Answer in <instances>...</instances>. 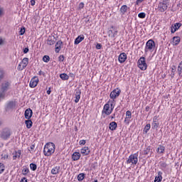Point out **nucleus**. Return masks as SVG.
Here are the masks:
<instances>
[{"label": "nucleus", "instance_id": "5701e85b", "mask_svg": "<svg viewBox=\"0 0 182 182\" xmlns=\"http://www.w3.org/2000/svg\"><path fill=\"white\" fill-rule=\"evenodd\" d=\"M157 117H154V121L152 123V129L154 130H157L159 129V126H160V123H157Z\"/></svg>", "mask_w": 182, "mask_h": 182}, {"label": "nucleus", "instance_id": "c85d7f7f", "mask_svg": "<svg viewBox=\"0 0 182 182\" xmlns=\"http://www.w3.org/2000/svg\"><path fill=\"white\" fill-rule=\"evenodd\" d=\"M20 63L22 65L23 68H26V66H28V63H29V58H24Z\"/></svg>", "mask_w": 182, "mask_h": 182}, {"label": "nucleus", "instance_id": "393cba45", "mask_svg": "<svg viewBox=\"0 0 182 182\" xmlns=\"http://www.w3.org/2000/svg\"><path fill=\"white\" fill-rule=\"evenodd\" d=\"M25 124L27 129H31L33 126V122H32V119H28L27 120H25Z\"/></svg>", "mask_w": 182, "mask_h": 182}, {"label": "nucleus", "instance_id": "4468645a", "mask_svg": "<svg viewBox=\"0 0 182 182\" xmlns=\"http://www.w3.org/2000/svg\"><path fill=\"white\" fill-rule=\"evenodd\" d=\"M127 59V55H126V53H122L119 55L118 60L119 63H124Z\"/></svg>", "mask_w": 182, "mask_h": 182}, {"label": "nucleus", "instance_id": "49530a36", "mask_svg": "<svg viewBox=\"0 0 182 182\" xmlns=\"http://www.w3.org/2000/svg\"><path fill=\"white\" fill-rule=\"evenodd\" d=\"M8 159H9V156L7 154H1V159L2 160H6Z\"/></svg>", "mask_w": 182, "mask_h": 182}, {"label": "nucleus", "instance_id": "37998d69", "mask_svg": "<svg viewBox=\"0 0 182 182\" xmlns=\"http://www.w3.org/2000/svg\"><path fill=\"white\" fill-rule=\"evenodd\" d=\"M109 112H111V113H112L113 112V109H114V102H111L110 105H109Z\"/></svg>", "mask_w": 182, "mask_h": 182}, {"label": "nucleus", "instance_id": "58836bf2", "mask_svg": "<svg viewBox=\"0 0 182 182\" xmlns=\"http://www.w3.org/2000/svg\"><path fill=\"white\" fill-rule=\"evenodd\" d=\"M5 171V165L3 163H0V174H2Z\"/></svg>", "mask_w": 182, "mask_h": 182}, {"label": "nucleus", "instance_id": "69168bd1", "mask_svg": "<svg viewBox=\"0 0 182 182\" xmlns=\"http://www.w3.org/2000/svg\"><path fill=\"white\" fill-rule=\"evenodd\" d=\"M69 76H70V77H75V74L70 73L69 74Z\"/></svg>", "mask_w": 182, "mask_h": 182}, {"label": "nucleus", "instance_id": "f704fd0d", "mask_svg": "<svg viewBox=\"0 0 182 182\" xmlns=\"http://www.w3.org/2000/svg\"><path fill=\"white\" fill-rule=\"evenodd\" d=\"M30 168L32 170V171H36V169L38 168V165L35 163L30 164Z\"/></svg>", "mask_w": 182, "mask_h": 182}, {"label": "nucleus", "instance_id": "473e14b6", "mask_svg": "<svg viewBox=\"0 0 182 182\" xmlns=\"http://www.w3.org/2000/svg\"><path fill=\"white\" fill-rule=\"evenodd\" d=\"M85 177H86V174L85 173H81L77 175V178L78 181H83V180H85Z\"/></svg>", "mask_w": 182, "mask_h": 182}, {"label": "nucleus", "instance_id": "13d9d810", "mask_svg": "<svg viewBox=\"0 0 182 182\" xmlns=\"http://www.w3.org/2000/svg\"><path fill=\"white\" fill-rule=\"evenodd\" d=\"M33 150H35V144H32L28 149L29 151H33Z\"/></svg>", "mask_w": 182, "mask_h": 182}, {"label": "nucleus", "instance_id": "6e6d98bb", "mask_svg": "<svg viewBox=\"0 0 182 182\" xmlns=\"http://www.w3.org/2000/svg\"><path fill=\"white\" fill-rule=\"evenodd\" d=\"M58 60H59L60 62H63V60H65V56H63V55H60V56L58 57Z\"/></svg>", "mask_w": 182, "mask_h": 182}, {"label": "nucleus", "instance_id": "6e6552de", "mask_svg": "<svg viewBox=\"0 0 182 182\" xmlns=\"http://www.w3.org/2000/svg\"><path fill=\"white\" fill-rule=\"evenodd\" d=\"M153 154V148L151 146H148L146 148H144L143 150V155L147 156V154H150L149 157H151V154Z\"/></svg>", "mask_w": 182, "mask_h": 182}, {"label": "nucleus", "instance_id": "4c0bfd02", "mask_svg": "<svg viewBox=\"0 0 182 182\" xmlns=\"http://www.w3.org/2000/svg\"><path fill=\"white\" fill-rule=\"evenodd\" d=\"M127 5H123V6H122V7H121V12L122 13V14H126V12H127Z\"/></svg>", "mask_w": 182, "mask_h": 182}, {"label": "nucleus", "instance_id": "a878e982", "mask_svg": "<svg viewBox=\"0 0 182 182\" xmlns=\"http://www.w3.org/2000/svg\"><path fill=\"white\" fill-rule=\"evenodd\" d=\"M85 39V36L81 35V36H78L77 38H75V45H79V43H80V42H82V41H83Z\"/></svg>", "mask_w": 182, "mask_h": 182}, {"label": "nucleus", "instance_id": "09e8293b", "mask_svg": "<svg viewBox=\"0 0 182 182\" xmlns=\"http://www.w3.org/2000/svg\"><path fill=\"white\" fill-rule=\"evenodd\" d=\"M160 167L166 168L167 167V164L166 162H160Z\"/></svg>", "mask_w": 182, "mask_h": 182}, {"label": "nucleus", "instance_id": "680f3d73", "mask_svg": "<svg viewBox=\"0 0 182 182\" xmlns=\"http://www.w3.org/2000/svg\"><path fill=\"white\" fill-rule=\"evenodd\" d=\"M97 49H102V44L97 43L96 46Z\"/></svg>", "mask_w": 182, "mask_h": 182}, {"label": "nucleus", "instance_id": "39448f33", "mask_svg": "<svg viewBox=\"0 0 182 182\" xmlns=\"http://www.w3.org/2000/svg\"><path fill=\"white\" fill-rule=\"evenodd\" d=\"M138 68L141 69V70H146L147 69V63H146V58L145 57H141L138 60Z\"/></svg>", "mask_w": 182, "mask_h": 182}, {"label": "nucleus", "instance_id": "603ef678", "mask_svg": "<svg viewBox=\"0 0 182 182\" xmlns=\"http://www.w3.org/2000/svg\"><path fill=\"white\" fill-rule=\"evenodd\" d=\"M124 122L125 124H130V118H128L127 117H126Z\"/></svg>", "mask_w": 182, "mask_h": 182}, {"label": "nucleus", "instance_id": "7ed1b4c3", "mask_svg": "<svg viewBox=\"0 0 182 182\" xmlns=\"http://www.w3.org/2000/svg\"><path fill=\"white\" fill-rule=\"evenodd\" d=\"M154 49H156V43L153 39L149 40L146 43L145 48H144V52L145 53H147V52H154Z\"/></svg>", "mask_w": 182, "mask_h": 182}, {"label": "nucleus", "instance_id": "412c9836", "mask_svg": "<svg viewBox=\"0 0 182 182\" xmlns=\"http://www.w3.org/2000/svg\"><path fill=\"white\" fill-rule=\"evenodd\" d=\"M181 42V38H180L179 36H174L173 37V41H172V45L173 46H177Z\"/></svg>", "mask_w": 182, "mask_h": 182}, {"label": "nucleus", "instance_id": "a18cd8bd", "mask_svg": "<svg viewBox=\"0 0 182 182\" xmlns=\"http://www.w3.org/2000/svg\"><path fill=\"white\" fill-rule=\"evenodd\" d=\"M5 96H6L5 92H0V100L5 99Z\"/></svg>", "mask_w": 182, "mask_h": 182}, {"label": "nucleus", "instance_id": "f257e3e1", "mask_svg": "<svg viewBox=\"0 0 182 182\" xmlns=\"http://www.w3.org/2000/svg\"><path fill=\"white\" fill-rule=\"evenodd\" d=\"M55 150H56V146L53 142H48L43 149V154L46 157H49L52 156L53 153H55Z\"/></svg>", "mask_w": 182, "mask_h": 182}, {"label": "nucleus", "instance_id": "9d476101", "mask_svg": "<svg viewBox=\"0 0 182 182\" xmlns=\"http://www.w3.org/2000/svg\"><path fill=\"white\" fill-rule=\"evenodd\" d=\"M167 3H166V1H163L159 3V6H158V9L159 11V12H164L165 11H167Z\"/></svg>", "mask_w": 182, "mask_h": 182}, {"label": "nucleus", "instance_id": "9b49d317", "mask_svg": "<svg viewBox=\"0 0 182 182\" xmlns=\"http://www.w3.org/2000/svg\"><path fill=\"white\" fill-rule=\"evenodd\" d=\"M16 104L14 101H9L7 102L6 105V112H9V110H12V109H15Z\"/></svg>", "mask_w": 182, "mask_h": 182}, {"label": "nucleus", "instance_id": "20e7f679", "mask_svg": "<svg viewBox=\"0 0 182 182\" xmlns=\"http://www.w3.org/2000/svg\"><path fill=\"white\" fill-rule=\"evenodd\" d=\"M137 163H139V151H137L135 154H131L129 156V159L127 160L126 164H134L136 166V164H137Z\"/></svg>", "mask_w": 182, "mask_h": 182}, {"label": "nucleus", "instance_id": "cd10ccee", "mask_svg": "<svg viewBox=\"0 0 182 182\" xmlns=\"http://www.w3.org/2000/svg\"><path fill=\"white\" fill-rule=\"evenodd\" d=\"M21 154H22V151L21 149L18 150V151H14V155L13 156V160H16V159H19L21 157Z\"/></svg>", "mask_w": 182, "mask_h": 182}, {"label": "nucleus", "instance_id": "72a5a7b5", "mask_svg": "<svg viewBox=\"0 0 182 182\" xmlns=\"http://www.w3.org/2000/svg\"><path fill=\"white\" fill-rule=\"evenodd\" d=\"M5 77V70L4 68H0V82Z\"/></svg>", "mask_w": 182, "mask_h": 182}, {"label": "nucleus", "instance_id": "1a4fd4ad", "mask_svg": "<svg viewBox=\"0 0 182 182\" xmlns=\"http://www.w3.org/2000/svg\"><path fill=\"white\" fill-rule=\"evenodd\" d=\"M112 30H109L108 31V36L110 38H116V36H117V28H114V26L111 27Z\"/></svg>", "mask_w": 182, "mask_h": 182}, {"label": "nucleus", "instance_id": "338daca9", "mask_svg": "<svg viewBox=\"0 0 182 182\" xmlns=\"http://www.w3.org/2000/svg\"><path fill=\"white\" fill-rule=\"evenodd\" d=\"M4 44V40L0 38V45H3Z\"/></svg>", "mask_w": 182, "mask_h": 182}, {"label": "nucleus", "instance_id": "c756f323", "mask_svg": "<svg viewBox=\"0 0 182 182\" xmlns=\"http://www.w3.org/2000/svg\"><path fill=\"white\" fill-rule=\"evenodd\" d=\"M80 95H82V92H76L75 94V103H79V100H80Z\"/></svg>", "mask_w": 182, "mask_h": 182}, {"label": "nucleus", "instance_id": "a211bd4d", "mask_svg": "<svg viewBox=\"0 0 182 182\" xmlns=\"http://www.w3.org/2000/svg\"><path fill=\"white\" fill-rule=\"evenodd\" d=\"M63 43L62 42V41H58L56 43H55V53H59V52H60V49H62V44Z\"/></svg>", "mask_w": 182, "mask_h": 182}, {"label": "nucleus", "instance_id": "f03ea898", "mask_svg": "<svg viewBox=\"0 0 182 182\" xmlns=\"http://www.w3.org/2000/svg\"><path fill=\"white\" fill-rule=\"evenodd\" d=\"M11 136H12V131L9 127H4L0 131V139L1 140H9Z\"/></svg>", "mask_w": 182, "mask_h": 182}, {"label": "nucleus", "instance_id": "3c124183", "mask_svg": "<svg viewBox=\"0 0 182 182\" xmlns=\"http://www.w3.org/2000/svg\"><path fill=\"white\" fill-rule=\"evenodd\" d=\"M79 144L80 146H85V144H86V140L85 139H82L79 141Z\"/></svg>", "mask_w": 182, "mask_h": 182}, {"label": "nucleus", "instance_id": "aec40b11", "mask_svg": "<svg viewBox=\"0 0 182 182\" xmlns=\"http://www.w3.org/2000/svg\"><path fill=\"white\" fill-rule=\"evenodd\" d=\"M166 151V146L160 144L159 145V147L156 149V153L158 154H163Z\"/></svg>", "mask_w": 182, "mask_h": 182}, {"label": "nucleus", "instance_id": "de8ad7c7", "mask_svg": "<svg viewBox=\"0 0 182 182\" xmlns=\"http://www.w3.org/2000/svg\"><path fill=\"white\" fill-rule=\"evenodd\" d=\"M26 28L25 27H22L19 31V35L22 36L25 34Z\"/></svg>", "mask_w": 182, "mask_h": 182}, {"label": "nucleus", "instance_id": "bf43d9fd", "mask_svg": "<svg viewBox=\"0 0 182 182\" xmlns=\"http://www.w3.org/2000/svg\"><path fill=\"white\" fill-rule=\"evenodd\" d=\"M20 182H28V178H26V177H23Z\"/></svg>", "mask_w": 182, "mask_h": 182}, {"label": "nucleus", "instance_id": "c9c22d12", "mask_svg": "<svg viewBox=\"0 0 182 182\" xmlns=\"http://www.w3.org/2000/svg\"><path fill=\"white\" fill-rule=\"evenodd\" d=\"M60 77L62 80H68L69 79V75L66 73H63L60 75Z\"/></svg>", "mask_w": 182, "mask_h": 182}, {"label": "nucleus", "instance_id": "2f4dec72", "mask_svg": "<svg viewBox=\"0 0 182 182\" xmlns=\"http://www.w3.org/2000/svg\"><path fill=\"white\" fill-rule=\"evenodd\" d=\"M178 75L180 77H182V60L179 63L178 66Z\"/></svg>", "mask_w": 182, "mask_h": 182}, {"label": "nucleus", "instance_id": "0e129e2a", "mask_svg": "<svg viewBox=\"0 0 182 182\" xmlns=\"http://www.w3.org/2000/svg\"><path fill=\"white\" fill-rule=\"evenodd\" d=\"M150 107H151L150 106H146L145 108L146 112H149Z\"/></svg>", "mask_w": 182, "mask_h": 182}, {"label": "nucleus", "instance_id": "e433bc0d", "mask_svg": "<svg viewBox=\"0 0 182 182\" xmlns=\"http://www.w3.org/2000/svg\"><path fill=\"white\" fill-rule=\"evenodd\" d=\"M29 168H28V167H25V168H23V170H22V174H23V176H27L28 175V173H29Z\"/></svg>", "mask_w": 182, "mask_h": 182}, {"label": "nucleus", "instance_id": "0eeeda50", "mask_svg": "<svg viewBox=\"0 0 182 182\" xmlns=\"http://www.w3.org/2000/svg\"><path fill=\"white\" fill-rule=\"evenodd\" d=\"M38 83H39V78L37 76H35L31 80L29 86L30 87H36Z\"/></svg>", "mask_w": 182, "mask_h": 182}, {"label": "nucleus", "instance_id": "ddd939ff", "mask_svg": "<svg viewBox=\"0 0 182 182\" xmlns=\"http://www.w3.org/2000/svg\"><path fill=\"white\" fill-rule=\"evenodd\" d=\"M80 153L82 154V156H89L90 154V149H89V146H84L80 149Z\"/></svg>", "mask_w": 182, "mask_h": 182}, {"label": "nucleus", "instance_id": "423d86ee", "mask_svg": "<svg viewBox=\"0 0 182 182\" xmlns=\"http://www.w3.org/2000/svg\"><path fill=\"white\" fill-rule=\"evenodd\" d=\"M109 116V114H112V111H110V104L109 102L106 103L104 105L103 109L102 111V117H106V116Z\"/></svg>", "mask_w": 182, "mask_h": 182}, {"label": "nucleus", "instance_id": "a19ab883", "mask_svg": "<svg viewBox=\"0 0 182 182\" xmlns=\"http://www.w3.org/2000/svg\"><path fill=\"white\" fill-rule=\"evenodd\" d=\"M43 60L46 63H48L49 62V60H50V57H49V55H44L43 57Z\"/></svg>", "mask_w": 182, "mask_h": 182}, {"label": "nucleus", "instance_id": "774afa93", "mask_svg": "<svg viewBox=\"0 0 182 182\" xmlns=\"http://www.w3.org/2000/svg\"><path fill=\"white\" fill-rule=\"evenodd\" d=\"M144 0H137L136 1V4H140L141 2H143Z\"/></svg>", "mask_w": 182, "mask_h": 182}, {"label": "nucleus", "instance_id": "bb28decb", "mask_svg": "<svg viewBox=\"0 0 182 182\" xmlns=\"http://www.w3.org/2000/svg\"><path fill=\"white\" fill-rule=\"evenodd\" d=\"M119 96H120V92H111L109 95L110 99H112L113 100H114L116 97H119Z\"/></svg>", "mask_w": 182, "mask_h": 182}, {"label": "nucleus", "instance_id": "864d4df0", "mask_svg": "<svg viewBox=\"0 0 182 182\" xmlns=\"http://www.w3.org/2000/svg\"><path fill=\"white\" fill-rule=\"evenodd\" d=\"M83 8H85V4L83 2L80 3L78 9H83Z\"/></svg>", "mask_w": 182, "mask_h": 182}, {"label": "nucleus", "instance_id": "2eb2a0df", "mask_svg": "<svg viewBox=\"0 0 182 182\" xmlns=\"http://www.w3.org/2000/svg\"><path fill=\"white\" fill-rule=\"evenodd\" d=\"M82 155L80 154V152L75 151L72 154V159L73 161H77V160L80 159V157Z\"/></svg>", "mask_w": 182, "mask_h": 182}, {"label": "nucleus", "instance_id": "e2e57ef3", "mask_svg": "<svg viewBox=\"0 0 182 182\" xmlns=\"http://www.w3.org/2000/svg\"><path fill=\"white\" fill-rule=\"evenodd\" d=\"M28 52H29V48H25L23 49V53H28Z\"/></svg>", "mask_w": 182, "mask_h": 182}, {"label": "nucleus", "instance_id": "ea45409f", "mask_svg": "<svg viewBox=\"0 0 182 182\" xmlns=\"http://www.w3.org/2000/svg\"><path fill=\"white\" fill-rule=\"evenodd\" d=\"M180 28H181V23H176L173 25V29L176 28V31H178V29H180Z\"/></svg>", "mask_w": 182, "mask_h": 182}, {"label": "nucleus", "instance_id": "7c9ffc66", "mask_svg": "<svg viewBox=\"0 0 182 182\" xmlns=\"http://www.w3.org/2000/svg\"><path fill=\"white\" fill-rule=\"evenodd\" d=\"M150 129H151V125L150 124H147L143 129V134H147Z\"/></svg>", "mask_w": 182, "mask_h": 182}, {"label": "nucleus", "instance_id": "6ab92c4d", "mask_svg": "<svg viewBox=\"0 0 182 182\" xmlns=\"http://www.w3.org/2000/svg\"><path fill=\"white\" fill-rule=\"evenodd\" d=\"M47 45L52 46V45H55V36H49L47 39Z\"/></svg>", "mask_w": 182, "mask_h": 182}, {"label": "nucleus", "instance_id": "c03bdc74", "mask_svg": "<svg viewBox=\"0 0 182 182\" xmlns=\"http://www.w3.org/2000/svg\"><path fill=\"white\" fill-rule=\"evenodd\" d=\"M126 117H128V119H132V112L130 110H127L126 112Z\"/></svg>", "mask_w": 182, "mask_h": 182}, {"label": "nucleus", "instance_id": "79ce46f5", "mask_svg": "<svg viewBox=\"0 0 182 182\" xmlns=\"http://www.w3.org/2000/svg\"><path fill=\"white\" fill-rule=\"evenodd\" d=\"M139 18H141V19H144L146 18V13L141 12L138 14Z\"/></svg>", "mask_w": 182, "mask_h": 182}, {"label": "nucleus", "instance_id": "4be33fe9", "mask_svg": "<svg viewBox=\"0 0 182 182\" xmlns=\"http://www.w3.org/2000/svg\"><path fill=\"white\" fill-rule=\"evenodd\" d=\"M109 129L112 132H114V130H116V129H117V122H111L109 124Z\"/></svg>", "mask_w": 182, "mask_h": 182}, {"label": "nucleus", "instance_id": "4d7b16f0", "mask_svg": "<svg viewBox=\"0 0 182 182\" xmlns=\"http://www.w3.org/2000/svg\"><path fill=\"white\" fill-rule=\"evenodd\" d=\"M109 118L111 119V120H113V119H116V112L109 116Z\"/></svg>", "mask_w": 182, "mask_h": 182}, {"label": "nucleus", "instance_id": "5fc2aeb1", "mask_svg": "<svg viewBox=\"0 0 182 182\" xmlns=\"http://www.w3.org/2000/svg\"><path fill=\"white\" fill-rule=\"evenodd\" d=\"M17 69H18V70H23V69H25V68H23V65H21V63H20V64L17 67Z\"/></svg>", "mask_w": 182, "mask_h": 182}, {"label": "nucleus", "instance_id": "b1692460", "mask_svg": "<svg viewBox=\"0 0 182 182\" xmlns=\"http://www.w3.org/2000/svg\"><path fill=\"white\" fill-rule=\"evenodd\" d=\"M60 173V166H55L51 169V174L56 175Z\"/></svg>", "mask_w": 182, "mask_h": 182}, {"label": "nucleus", "instance_id": "dca6fc26", "mask_svg": "<svg viewBox=\"0 0 182 182\" xmlns=\"http://www.w3.org/2000/svg\"><path fill=\"white\" fill-rule=\"evenodd\" d=\"M163 181V172L161 171H158V175L155 176L154 182H161Z\"/></svg>", "mask_w": 182, "mask_h": 182}, {"label": "nucleus", "instance_id": "f3484780", "mask_svg": "<svg viewBox=\"0 0 182 182\" xmlns=\"http://www.w3.org/2000/svg\"><path fill=\"white\" fill-rule=\"evenodd\" d=\"M9 87H11V82H5L1 85V90L3 92L9 90Z\"/></svg>", "mask_w": 182, "mask_h": 182}, {"label": "nucleus", "instance_id": "8fccbe9b", "mask_svg": "<svg viewBox=\"0 0 182 182\" xmlns=\"http://www.w3.org/2000/svg\"><path fill=\"white\" fill-rule=\"evenodd\" d=\"M177 31V28H174V26H171V33H175L176 31Z\"/></svg>", "mask_w": 182, "mask_h": 182}, {"label": "nucleus", "instance_id": "f8f14e48", "mask_svg": "<svg viewBox=\"0 0 182 182\" xmlns=\"http://www.w3.org/2000/svg\"><path fill=\"white\" fill-rule=\"evenodd\" d=\"M33 114V112L31 108H28L25 110L24 117L26 119H31Z\"/></svg>", "mask_w": 182, "mask_h": 182}, {"label": "nucleus", "instance_id": "052dcab7", "mask_svg": "<svg viewBox=\"0 0 182 182\" xmlns=\"http://www.w3.org/2000/svg\"><path fill=\"white\" fill-rule=\"evenodd\" d=\"M36 0H31V6H35V4H36Z\"/></svg>", "mask_w": 182, "mask_h": 182}]
</instances>
